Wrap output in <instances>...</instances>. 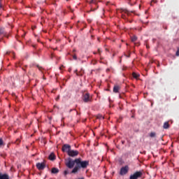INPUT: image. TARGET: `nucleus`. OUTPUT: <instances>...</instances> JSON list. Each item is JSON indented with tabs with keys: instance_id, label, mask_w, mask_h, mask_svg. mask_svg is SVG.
<instances>
[{
	"instance_id": "2eb2a0df",
	"label": "nucleus",
	"mask_w": 179,
	"mask_h": 179,
	"mask_svg": "<svg viewBox=\"0 0 179 179\" xmlns=\"http://www.w3.org/2000/svg\"><path fill=\"white\" fill-rule=\"evenodd\" d=\"M122 12L123 13H125L126 15H127V16H129V14H130V12L129 10H127V9H122Z\"/></svg>"
},
{
	"instance_id": "dca6fc26",
	"label": "nucleus",
	"mask_w": 179,
	"mask_h": 179,
	"mask_svg": "<svg viewBox=\"0 0 179 179\" xmlns=\"http://www.w3.org/2000/svg\"><path fill=\"white\" fill-rule=\"evenodd\" d=\"M132 76H133V78H134V79H138V78H139V74L134 72V73H132Z\"/></svg>"
},
{
	"instance_id": "aec40b11",
	"label": "nucleus",
	"mask_w": 179,
	"mask_h": 179,
	"mask_svg": "<svg viewBox=\"0 0 179 179\" xmlns=\"http://www.w3.org/2000/svg\"><path fill=\"white\" fill-rule=\"evenodd\" d=\"M74 72L76 73L77 76H82V74L78 73V70H76Z\"/></svg>"
},
{
	"instance_id": "c85d7f7f",
	"label": "nucleus",
	"mask_w": 179,
	"mask_h": 179,
	"mask_svg": "<svg viewBox=\"0 0 179 179\" xmlns=\"http://www.w3.org/2000/svg\"><path fill=\"white\" fill-rule=\"evenodd\" d=\"M153 2L155 3H156V2H157V1H156V0H152V1H151V6H152V3H153Z\"/></svg>"
},
{
	"instance_id": "e433bc0d",
	"label": "nucleus",
	"mask_w": 179,
	"mask_h": 179,
	"mask_svg": "<svg viewBox=\"0 0 179 179\" xmlns=\"http://www.w3.org/2000/svg\"><path fill=\"white\" fill-rule=\"evenodd\" d=\"M70 10H71V12H73V10L72 9H70Z\"/></svg>"
},
{
	"instance_id": "ddd939ff",
	"label": "nucleus",
	"mask_w": 179,
	"mask_h": 179,
	"mask_svg": "<svg viewBox=\"0 0 179 179\" xmlns=\"http://www.w3.org/2000/svg\"><path fill=\"white\" fill-rule=\"evenodd\" d=\"M164 129H169L170 128V124H169V122H165L163 125Z\"/></svg>"
},
{
	"instance_id": "412c9836",
	"label": "nucleus",
	"mask_w": 179,
	"mask_h": 179,
	"mask_svg": "<svg viewBox=\"0 0 179 179\" xmlns=\"http://www.w3.org/2000/svg\"><path fill=\"white\" fill-rule=\"evenodd\" d=\"M19 143H20V140L19 138H17L16 141H15V144L16 145H19Z\"/></svg>"
},
{
	"instance_id": "c9c22d12",
	"label": "nucleus",
	"mask_w": 179,
	"mask_h": 179,
	"mask_svg": "<svg viewBox=\"0 0 179 179\" xmlns=\"http://www.w3.org/2000/svg\"><path fill=\"white\" fill-rule=\"evenodd\" d=\"M12 54H13V55H15V52H13Z\"/></svg>"
},
{
	"instance_id": "9d476101",
	"label": "nucleus",
	"mask_w": 179,
	"mask_h": 179,
	"mask_svg": "<svg viewBox=\"0 0 179 179\" xmlns=\"http://www.w3.org/2000/svg\"><path fill=\"white\" fill-rule=\"evenodd\" d=\"M120 89H121V87L119 85H115L113 87V93H118V92H120Z\"/></svg>"
},
{
	"instance_id": "0eeeda50",
	"label": "nucleus",
	"mask_w": 179,
	"mask_h": 179,
	"mask_svg": "<svg viewBox=\"0 0 179 179\" xmlns=\"http://www.w3.org/2000/svg\"><path fill=\"white\" fill-rule=\"evenodd\" d=\"M36 169H38V170H44L45 169V163H44V162L37 163Z\"/></svg>"
},
{
	"instance_id": "423d86ee",
	"label": "nucleus",
	"mask_w": 179,
	"mask_h": 179,
	"mask_svg": "<svg viewBox=\"0 0 179 179\" xmlns=\"http://www.w3.org/2000/svg\"><path fill=\"white\" fill-rule=\"evenodd\" d=\"M128 171H129V166L126 165L120 169V176H125L126 174H128Z\"/></svg>"
},
{
	"instance_id": "f704fd0d",
	"label": "nucleus",
	"mask_w": 179,
	"mask_h": 179,
	"mask_svg": "<svg viewBox=\"0 0 179 179\" xmlns=\"http://www.w3.org/2000/svg\"><path fill=\"white\" fill-rule=\"evenodd\" d=\"M62 68H64V66H62V67H60V69H62Z\"/></svg>"
},
{
	"instance_id": "39448f33",
	"label": "nucleus",
	"mask_w": 179,
	"mask_h": 179,
	"mask_svg": "<svg viewBox=\"0 0 179 179\" xmlns=\"http://www.w3.org/2000/svg\"><path fill=\"white\" fill-rule=\"evenodd\" d=\"M67 155L68 156H69V157H76V156L79 155V151L76 150H75L70 149V150L68 151Z\"/></svg>"
},
{
	"instance_id": "f257e3e1",
	"label": "nucleus",
	"mask_w": 179,
	"mask_h": 179,
	"mask_svg": "<svg viewBox=\"0 0 179 179\" xmlns=\"http://www.w3.org/2000/svg\"><path fill=\"white\" fill-rule=\"evenodd\" d=\"M76 162V166L73 169L71 174H76L79 171V169H86L89 166V161H82L80 158H77Z\"/></svg>"
},
{
	"instance_id": "cd10ccee",
	"label": "nucleus",
	"mask_w": 179,
	"mask_h": 179,
	"mask_svg": "<svg viewBox=\"0 0 179 179\" xmlns=\"http://www.w3.org/2000/svg\"><path fill=\"white\" fill-rule=\"evenodd\" d=\"M37 68H38L39 71H41L43 69V67L39 66L38 65H36Z\"/></svg>"
},
{
	"instance_id": "58836bf2",
	"label": "nucleus",
	"mask_w": 179,
	"mask_h": 179,
	"mask_svg": "<svg viewBox=\"0 0 179 179\" xmlns=\"http://www.w3.org/2000/svg\"><path fill=\"white\" fill-rule=\"evenodd\" d=\"M131 13H134V11H131Z\"/></svg>"
},
{
	"instance_id": "2f4dec72",
	"label": "nucleus",
	"mask_w": 179,
	"mask_h": 179,
	"mask_svg": "<svg viewBox=\"0 0 179 179\" xmlns=\"http://www.w3.org/2000/svg\"><path fill=\"white\" fill-rule=\"evenodd\" d=\"M94 10H93V8H91V10L90 11H87L88 13H90V12L93 11Z\"/></svg>"
},
{
	"instance_id": "f03ea898",
	"label": "nucleus",
	"mask_w": 179,
	"mask_h": 179,
	"mask_svg": "<svg viewBox=\"0 0 179 179\" xmlns=\"http://www.w3.org/2000/svg\"><path fill=\"white\" fill-rule=\"evenodd\" d=\"M75 164H76V159L73 160L72 158L69 157L65 159V166H66L68 169H73Z\"/></svg>"
},
{
	"instance_id": "37998d69",
	"label": "nucleus",
	"mask_w": 179,
	"mask_h": 179,
	"mask_svg": "<svg viewBox=\"0 0 179 179\" xmlns=\"http://www.w3.org/2000/svg\"><path fill=\"white\" fill-rule=\"evenodd\" d=\"M66 1H69V0H66Z\"/></svg>"
},
{
	"instance_id": "1a4fd4ad",
	"label": "nucleus",
	"mask_w": 179,
	"mask_h": 179,
	"mask_svg": "<svg viewBox=\"0 0 179 179\" xmlns=\"http://www.w3.org/2000/svg\"><path fill=\"white\" fill-rule=\"evenodd\" d=\"M0 179H10V177L8 173H0Z\"/></svg>"
},
{
	"instance_id": "7ed1b4c3",
	"label": "nucleus",
	"mask_w": 179,
	"mask_h": 179,
	"mask_svg": "<svg viewBox=\"0 0 179 179\" xmlns=\"http://www.w3.org/2000/svg\"><path fill=\"white\" fill-rule=\"evenodd\" d=\"M92 99L90 94L89 93H85L83 95V100L84 103H92Z\"/></svg>"
},
{
	"instance_id": "79ce46f5",
	"label": "nucleus",
	"mask_w": 179,
	"mask_h": 179,
	"mask_svg": "<svg viewBox=\"0 0 179 179\" xmlns=\"http://www.w3.org/2000/svg\"><path fill=\"white\" fill-rule=\"evenodd\" d=\"M94 54H96V52H94Z\"/></svg>"
},
{
	"instance_id": "4468645a",
	"label": "nucleus",
	"mask_w": 179,
	"mask_h": 179,
	"mask_svg": "<svg viewBox=\"0 0 179 179\" xmlns=\"http://www.w3.org/2000/svg\"><path fill=\"white\" fill-rule=\"evenodd\" d=\"M49 160H55V154L54 152L50 153L49 155Z\"/></svg>"
},
{
	"instance_id": "20e7f679",
	"label": "nucleus",
	"mask_w": 179,
	"mask_h": 179,
	"mask_svg": "<svg viewBox=\"0 0 179 179\" xmlns=\"http://www.w3.org/2000/svg\"><path fill=\"white\" fill-rule=\"evenodd\" d=\"M143 176L142 171H136L134 174L131 175L129 179H138L141 178Z\"/></svg>"
},
{
	"instance_id": "ea45409f",
	"label": "nucleus",
	"mask_w": 179,
	"mask_h": 179,
	"mask_svg": "<svg viewBox=\"0 0 179 179\" xmlns=\"http://www.w3.org/2000/svg\"><path fill=\"white\" fill-rule=\"evenodd\" d=\"M146 47H147V48H149V47L148 45Z\"/></svg>"
},
{
	"instance_id": "7c9ffc66",
	"label": "nucleus",
	"mask_w": 179,
	"mask_h": 179,
	"mask_svg": "<svg viewBox=\"0 0 179 179\" xmlns=\"http://www.w3.org/2000/svg\"><path fill=\"white\" fill-rule=\"evenodd\" d=\"M10 54V52H9V51L6 52V55H9Z\"/></svg>"
},
{
	"instance_id": "c756f323",
	"label": "nucleus",
	"mask_w": 179,
	"mask_h": 179,
	"mask_svg": "<svg viewBox=\"0 0 179 179\" xmlns=\"http://www.w3.org/2000/svg\"><path fill=\"white\" fill-rule=\"evenodd\" d=\"M90 3H96V1H95L94 0H92V1H90Z\"/></svg>"
},
{
	"instance_id": "b1692460",
	"label": "nucleus",
	"mask_w": 179,
	"mask_h": 179,
	"mask_svg": "<svg viewBox=\"0 0 179 179\" xmlns=\"http://www.w3.org/2000/svg\"><path fill=\"white\" fill-rule=\"evenodd\" d=\"M176 55V57H179V48H178Z\"/></svg>"
},
{
	"instance_id": "393cba45",
	"label": "nucleus",
	"mask_w": 179,
	"mask_h": 179,
	"mask_svg": "<svg viewBox=\"0 0 179 179\" xmlns=\"http://www.w3.org/2000/svg\"><path fill=\"white\" fill-rule=\"evenodd\" d=\"M122 19H127V15L124 14H122Z\"/></svg>"
},
{
	"instance_id": "72a5a7b5",
	"label": "nucleus",
	"mask_w": 179,
	"mask_h": 179,
	"mask_svg": "<svg viewBox=\"0 0 179 179\" xmlns=\"http://www.w3.org/2000/svg\"><path fill=\"white\" fill-rule=\"evenodd\" d=\"M106 71H107V72L110 71V69H108Z\"/></svg>"
},
{
	"instance_id": "473e14b6",
	"label": "nucleus",
	"mask_w": 179,
	"mask_h": 179,
	"mask_svg": "<svg viewBox=\"0 0 179 179\" xmlns=\"http://www.w3.org/2000/svg\"><path fill=\"white\" fill-rule=\"evenodd\" d=\"M2 8V4L0 3V9Z\"/></svg>"
},
{
	"instance_id": "f8f14e48",
	"label": "nucleus",
	"mask_w": 179,
	"mask_h": 179,
	"mask_svg": "<svg viewBox=\"0 0 179 179\" xmlns=\"http://www.w3.org/2000/svg\"><path fill=\"white\" fill-rule=\"evenodd\" d=\"M51 173L52 174H58V173H59V169H58L57 168H52L51 170Z\"/></svg>"
},
{
	"instance_id": "a211bd4d",
	"label": "nucleus",
	"mask_w": 179,
	"mask_h": 179,
	"mask_svg": "<svg viewBox=\"0 0 179 179\" xmlns=\"http://www.w3.org/2000/svg\"><path fill=\"white\" fill-rule=\"evenodd\" d=\"M97 120H104V116H102L101 115L99 114L96 115Z\"/></svg>"
},
{
	"instance_id": "f3484780",
	"label": "nucleus",
	"mask_w": 179,
	"mask_h": 179,
	"mask_svg": "<svg viewBox=\"0 0 179 179\" xmlns=\"http://www.w3.org/2000/svg\"><path fill=\"white\" fill-rule=\"evenodd\" d=\"M137 40H138V37H136V36H131V41L133 43H135V41H136Z\"/></svg>"
},
{
	"instance_id": "a878e982",
	"label": "nucleus",
	"mask_w": 179,
	"mask_h": 179,
	"mask_svg": "<svg viewBox=\"0 0 179 179\" xmlns=\"http://www.w3.org/2000/svg\"><path fill=\"white\" fill-rule=\"evenodd\" d=\"M98 53L99 55H101V50L100 48L98 49Z\"/></svg>"
},
{
	"instance_id": "9b49d317",
	"label": "nucleus",
	"mask_w": 179,
	"mask_h": 179,
	"mask_svg": "<svg viewBox=\"0 0 179 179\" xmlns=\"http://www.w3.org/2000/svg\"><path fill=\"white\" fill-rule=\"evenodd\" d=\"M1 34H3L4 37H9V36H8L6 33H5V29L3 28H0V36Z\"/></svg>"
},
{
	"instance_id": "5701e85b",
	"label": "nucleus",
	"mask_w": 179,
	"mask_h": 179,
	"mask_svg": "<svg viewBox=\"0 0 179 179\" xmlns=\"http://www.w3.org/2000/svg\"><path fill=\"white\" fill-rule=\"evenodd\" d=\"M3 145V140L2 138H0V146H2Z\"/></svg>"
},
{
	"instance_id": "6ab92c4d",
	"label": "nucleus",
	"mask_w": 179,
	"mask_h": 179,
	"mask_svg": "<svg viewBox=\"0 0 179 179\" xmlns=\"http://www.w3.org/2000/svg\"><path fill=\"white\" fill-rule=\"evenodd\" d=\"M150 138H155V136H156V133H155V132H151V133L150 134Z\"/></svg>"
},
{
	"instance_id": "bb28decb",
	"label": "nucleus",
	"mask_w": 179,
	"mask_h": 179,
	"mask_svg": "<svg viewBox=\"0 0 179 179\" xmlns=\"http://www.w3.org/2000/svg\"><path fill=\"white\" fill-rule=\"evenodd\" d=\"M73 59H78V57L76 56V55H74L73 56Z\"/></svg>"
},
{
	"instance_id": "6e6552de",
	"label": "nucleus",
	"mask_w": 179,
	"mask_h": 179,
	"mask_svg": "<svg viewBox=\"0 0 179 179\" xmlns=\"http://www.w3.org/2000/svg\"><path fill=\"white\" fill-rule=\"evenodd\" d=\"M62 150V152H66L68 153V152L71 150V145L69 144L63 145Z\"/></svg>"
},
{
	"instance_id": "4c0bfd02",
	"label": "nucleus",
	"mask_w": 179,
	"mask_h": 179,
	"mask_svg": "<svg viewBox=\"0 0 179 179\" xmlns=\"http://www.w3.org/2000/svg\"><path fill=\"white\" fill-rule=\"evenodd\" d=\"M58 99H59V96H58V97L57 98V100H58Z\"/></svg>"
},
{
	"instance_id": "a19ab883",
	"label": "nucleus",
	"mask_w": 179,
	"mask_h": 179,
	"mask_svg": "<svg viewBox=\"0 0 179 179\" xmlns=\"http://www.w3.org/2000/svg\"><path fill=\"white\" fill-rule=\"evenodd\" d=\"M22 37H24V35H22Z\"/></svg>"
},
{
	"instance_id": "4be33fe9",
	"label": "nucleus",
	"mask_w": 179,
	"mask_h": 179,
	"mask_svg": "<svg viewBox=\"0 0 179 179\" xmlns=\"http://www.w3.org/2000/svg\"><path fill=\"white\" fill-rule=\"evenodd\" d=\"M64 176H67V174H69V172L68 171V170H65L64 171Z\"/></svg>"
}]
</instances>
